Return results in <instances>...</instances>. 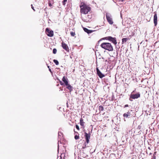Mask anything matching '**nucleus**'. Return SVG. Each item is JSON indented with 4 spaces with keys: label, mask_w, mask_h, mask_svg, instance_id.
<instances>
[{
    "label": "nucleus",
    "mask_w": 159,
    "mask_h": 159,
    "mask_svg": "<svg viewBox=\"0 0 159 159\" xmlns=\"http://www.w3.org/2000/svg\"><path fill=\"white\" fill-rule=\"evenodd\" d=\"M91 134L90 133H87L85 132L84 137L86 141H82V143L78 144L77 148L79 149L81 148H85L87 147V143L88 144L89 142V139L90 138Z\"/></svg>",
    "instance_id": "1"
},
{
    "label": "nucleus",
    "mask_w": 159,
    "mask_h": 159,
    "mask_svg": "<svg viewBox=\"0 0 159 159\" xmlns=\"http://www.w3.org/2000/svg\"><path fill=\"white\" fill-rule=\"evenodd\" d=\"M80 13L84 14H88L91 10V7L83 2L80 3Z\"/></svg>",
    "instance_id": "2"
},
{
    "label": "nucleus",
    "mask_w": 159,
    "mask_h": 159,
    "mask_svg": "<svg viewBox=\"0 0 159 159\" xmlns=\"http://www.w3.org/2000/svg\"><path fill=\"white\" fill-rule=\"evenodd\" d=\"M101 47L105 50L109 51H112L113 48L111 44L109 43H103L101 45Z\"/></svg>",
    "instance_id": "3"
},
{
    "label": "nucleus",
    "mask_w": 159,
    "mask_h": 159,
    "mask_svg": "<svg viewBox=\"0 0 159 159\" xmlns=\"http://www.w3.org/2000/svg\"><path fill=\"white\" fill-rule=\"evenodd\" d=\"M103 39L108 40L111 41L115 45H116L117 44V42L116 38H113L111 36H108L103 38Z\"/></svg>",
    "instance_id": "4"
},
{
    "label": "nucleus",
    "mask_w": 159,
    "mask_h": 159,
    "mask_svg": "<svg viewBox=\"0 0 159 159\" xmlns=\"http://www.w3.org/2000/svg\"><path fill=\"white\" fill-rule=\"evenodd\" d=\"M106 16L107 20L109 23L111 25H112L113 23V22L110 14L108 13H106Z\"/></svg>",
    "instance_id": "5"
},
{
    "label": "nucleus",
    "mask_w": 159,
    "mask_h": 159,
    "mask_svg": "<svg viewBox=\"0 0 159 159\" xmlns=\"http://www.w3.org/2000/svg\"><path fill=\"white\" fill-rule=\"evenodd\" d=\"M45 32L47 35L49 37H52L53 36V31L52 30H50V29L48 28L46 29Z\"/></svg>",
    "instance_id": "6"
},
{
    "label": "nucleus",
    "mask_w": 159,
    "mask_h": 159,
    "mask_svg": "<svg viewBox=\"0 0 159 159\" xmlns=\"http://www.w3.org/2000/svg\"><path fill=\"white\" fill-rule=\"evenodd\" d=\"M61 46L67 52H69V49L68 46L63 42H62L61 43Z\"/></svg>",
    "instance_id": "7"
},
{
    "label": "nucleus",
    "mask_w": 159,
    "mask_h": 159,
    "mask_svg": "<svg viewBox=\"0 0 159 159\" xmlns=\"http://www.w3.org/2000/svg\"><path fill=\"white\" fill-rule=\"evenodd\" d=\"M140 96V94L139 93H138L135 94H131L130 95V98L133 99H135L139 98Z\"/></svg>",
    "instance_id": "8"
},
{
    "label": "nucleus",
    "mask_w": 159,
    "mask_h": 159,
    "mask_svg": "<svg viewBox=\"0 0 159 159\" xmlns=\"http://www.w3.org/2000/svg\"><path fill=\"white\" fill-rule=\"evenodd\" d=\"M154 15L153 17V21L154 25L156 26L157 24V17L156 12H154Z\"/></svg>",
    "instance_id": "9"
},
{
    "label": "nucleus",
    "mask_w": 159,
    "mask_h": 159,
    "mask_svg": "<svg viewBox=\"0 0 159 159\" xmlns=\"http://www.w3.org/2000/svg\"><path fill=\"white\" fill-rule=\"evenodd\" d=\"M97 74L100 78H102L105 76V75L102 74L98 68H96Z\"/></svg>",
    "instance_id": "10"
},
{
    "label": "nucleus",
    "mask_w": 159,
    "mask_h": 159,
    "mask_svg": "<svg viewBox=\"0 0 159 159\" xmlns=\"http://www.w3.org/2000/svg\"><path fill=\"white\" fill-rule=\"evenodd\" d=\"M123 116L124 117V118H129L130 117H131V116L130 114V113L129 112V111H128L126 113H124L123 115Z\"/></svg>",
    "instance_id": "11"
},
{
    "label": "nucleus",
    "mask_w": 159,
    "mask_h": 159,
    "mask_svg": "<svg viewBox=\"0 0 159 159\" xmlns=\"http://www.w3.org/2000/svg\"><path fill=\"white\" fill-rule=\"evenodd\" d=\"M62 80L64 82L65 85H68V84L69 83L68 78L65 76H63V77Z\"/></svg>",
    "instance_id": "12"
},
{
    "label": "nucleus",
    "mask_w": 159,
    "mask_h": 159,
    "mask_svg": "<svg viewBox=\"0 0 159 159\" xmlns=\"http://www.w3.org/2000/svg\"><path fill=\"white\" fill-rule=\"evenodd\" d=\"M83 30L85 32H86L88 34L91 33L93 32V30H89L86 28H84Z\"/></svg>",
    "instance_id": "13"
},
{
    "label": "nucleus",
    "mask_w": 159,
    "mask_h": 159,
    "mask_svg": "<svg viewBox=\"0 0 159 159\" xmlns=\"http://www.w3.org/2000/svg\"><path fill=\"white\" fill-rule=\"evenodd\" d=\"M66 88L69 89L70 92H71L73 90V87L69 84H68V85H66Z\"/></svg>",
    "instance_id": "14"
},
{
    "label": "nucleus",
    "mask_w": 159,
    "mask_h": 159,
    "mask_svg": "<svg viewBox=\"0 0 159 159\" xmlns=\"http://www.w3.org/2000/svg\"><path fill=\"white\" fill-rule=\"evenodd\" d=\"M129 39L128 38H124L122 39V43H125L128 40H129Z\"/></svg>",
    "instance_id": "15"
},
{
    "label": "nucleus",
    "mask_w": 159,
    "mask_h": 159,
    "mask_svg": "<svg viewBox=\"0 0 159 159\" xmlns=\"http://www.w3.org/2000/svg\"><path fill=\"white\" fill-rule=\"evenodd\" d=\"M87 16L88 17V18L84 20V21L86 22H88L89 21L91 18V16L90 15H87Z\"/></svg>",
    "instance_id": "16"
},
{
    "label": "nucleus",
    "mask_w": 159,
    "mask_h": 159,
    "mask_svg": "<svg viewBox=\"0 0 159 159\" xmlns=\"http://www.w3.org/2000/svg\"><path fill=\"white\" fill-rule=\"evenodd\" d=\"M84 122L83 121V120L81 118L80 120V123L81 125L82 126H84Z\"/></svg>",
    "instance_id": "17"
},
{
    "label": "nucleus",
    "mask_w": 159,
    "mask_h": 159,
    "mask_svg": "<svg viewBox=\"0 0 159 159\" xmlns=\"http://www.w3.org/2000/svg\"><path fill=\"white\" fill-rule=\"evenodd\" d=\"M98 108L100 111H103L104 110L103 107L101 105L99 106Z\"/></svg>",
    "instance_id": "18"
},
{
    "label": "nucleus",
    "mask_w": 159,
    "mask_h": 159,
    "mask_svg": "<svg viewBox=\"0 0 159 159\" xmlns=\"http://www.w3.org/2000/svg\"><path fill=\"white\" fill-rule=\"evenodd\" d=\"M53 61L57 65H58L59 62L57 60L54 59L53 60Z\"/></svg>",
    "instance_id": "19"
},
{
    "label": "nucleus",
    "mask_w": 159,
    "mask_h": 159,
    "mask_svg": "<svg viewBox=\"0 0 159 159\" xmlns=\"http://www.w3.org/2000/svg\"><path fill=\"white\" fill-rule=\"evenodd\" d=\"M65 157V154L64 153H62L61 154L60 157V159H62V157H63V159L64 158V157Z\"/></svg>",
    "instance_id": "20"
},
{
    "label": "nucleus",
    "mask_w": 159,
    "mask_h": 159,
    "mask_svg": "<svg viewBox=\"0 0 159 159\" xmlns=\"http://www.w3.org/2000/svg\"><path fill=\"white\" fill-rule=\"evenodd\" d=\"M70 34L72 36H74L75 35V32H71L70 33Z\"/></svg>",
    "instance_id": "21"
},
{
    "label": "nucleus",
    "mask_w": 159,
    "mask_h": 159,
    "mask_svg": "<svg viewBox=\"0 0 159 159\" xmlns=\"http://www.w3.org/2000/svg\"><path fill=\"white\" fill-rule=\"evenodd\" d=\"M67 1V0H63V1L62 2V3L63 5H65L66 4Z\"/></svg>",
    "instance_id": "22"
},
{
    "label": "nucleus",
    "mask_w": 159,
    "mask_h": 159,
    "mask_svg": "<svg viewBox=\"0 0 159 159\" xmlns=\"http://www.w3.org/2000/svg\"><path fill=\"white\" fill-rule=\"evenodd\" d=\"M80 138L79 136L77 135H75V139L76 140L79 139Z\"/></svg>",
    "instance_id": "23"
},
{
    "label": "nucleus",
    "mask_w": 159,
    "mask_h": 159,
    "mask_svg": "<svg viewBox=\"0 0 159 159\" xmlns=\"http://www.w3.org/2000/svg\"><path fill=\"white\" fill-rule=\"evenodd\" d=\"M57 50L56 48H54L53 50V54H56L57 53Z\"/></svg>",
    "instance_id": "24"
},
{
    "label": "nucleus",
    "mask_w": 159,
    "mask_h": 159,
    "mask_svg": "<svg viewBox=\"0 0 159 159\" xmlns=\"http://www.w3.org/2000/svg\"><path fill=\"white\" fill-rule=\"evenodd\" d=\"M75 127H76V128L78 130H79L80 129V128H79V126L76 125V126H75Z\"/></svg>",
    "instance_id": "25"
},
{
    "label": "nucleus",
    "mask_w": 159,
    "mask_h": 159,
    "mask_svg": "<svg viewBox=\"0 0 159 159\" xmlns=\"http://www.w3.org/2000/svg\"><path fill=\"white\" fill-rule=\"evenodd\" d=\"M31 8H32L33 9V10L35 11V9H34V7L33 6V5L32 4L31 5Z\"/></svg>",
    "instance_id": "26"
},
{
    "label": "nucleus",
    "mask_w": 159,
    "mask_h": 159,
    "mask_svg": "<svg viewBox=\"0 0 159 159\" xmlns=\"http://www.w3.org/2000/svg\"><path fill=\"white\" fill-rule=\"evenodd\" d=\"M60 83L61 85H63L64 84V83H62L61 81H60Z\"/></svg>",
    "instance_id": "27"
},
{
    "label": "nucleus",
    "mask_w": 159,
    "mask_h": 159,
    "mask_svg": "<svg viewBox=\"0 0 159 159\" xmlns=\"http://www.w3.org/2000/svg\"><path fill=\"white\" fill-rule=\"evenodd\" d=\"M49 71H50V72H51V74L52 75L53 74V72L52 71L51 69L50 68H49Z\"/></svg>",
    "instance_id": "28"
},
{
    "label": "nucleus",
    "mask_w": 159,
    "mask_h": 159,
    "mask_svg": "<svg viewBox=\"0 0 159 159\" xmlns=\"http://www.w3.org/2000/svg\"><path fill=\"white\" fill-rule=\"evenodd\" d=\"M152 159H156V156L154 155L152 157Z\"/></svg>",
    "instance_id": "29"
},
{
    "label": "nucleus",
    "mask_w": 159,
    "mask_h": 159,
    "mask_svg": "<svg viewBox=\"0 0 159 159\" xmlns=\"http://www.w3.org/2000/svg\"><path fill=\"white\" fill-rule=\"evenodd\" d=\"M128 104H126V105H125V107H128Z\"/></svg>",
    "instance_id": "30"
},
{
    "label": "nucleus",
    "mask_w": 159,
    "mask_h": 159,
    "mask_svg": "<svg viewBox=\"0 0 159 159\" xmlns=\"http://www.w3.org/2000/svg\"><path fill=\"white\" fill-rule=\"evenodd\" d=\"M156 152H154L153 156H154V155L155 156V155H156Z\"/></svg>",
    "instance_id": "31"
},
{
    "label": "nucleus",
    "mask_w": 159,
    "mask_h": 159,
    "mask_svg": "<svg viewBox=\"0 0 159 159\" xmlns=\"http://www.w3.org/2000/svg\"><path fill=\"white\" fill-rule=\"evenodd\" d=\"M49 6H51V3H49Z\"/></svg>",
    "instance_id": "32"
},
{
    "label": "nucleus",
    "mask_w": 159,
    "mask_h": 159,
    "mask_svg": "<svg viewBox=\"0 0 159 159\" xmlns=\"http://www.w3.org/2000/svg\"><path fill=\"white\" fill-rule=\"evenodd\" d=\"M75 133L78 134V133L77 132H75Z\"/></svg>",
    "instance_id": "33"
},
{
    "label": "nucleus",
    "mask_w": 159,
    "mask_h": 159,
    "mask_svg": "<svg viewBox=\"0 0 159 159\" xmlns=\"http://www.w3.org/2000/svg\"><path fill=\"white\" fill-rule=\"evenodd\" d=\"M48 68H49V69L50 68L49 66H48Z\"/></svg>",
    "instance_id": "34"
},
{
    "label": "nucleus",
    "mask_w": 159,
    "mask_h": 159,
    "mask_svg": "<svg viewBox=\"0 0 159 159\" xmlns=\"http://www.w3.org/2000/svg\"><path fill=\"white\" fill-rule=\"evenodd\" d=\"M122 2H123L124 1V0H120Z\"/></svg>",
    "instance_id": "35"
}]
</instances>
